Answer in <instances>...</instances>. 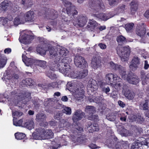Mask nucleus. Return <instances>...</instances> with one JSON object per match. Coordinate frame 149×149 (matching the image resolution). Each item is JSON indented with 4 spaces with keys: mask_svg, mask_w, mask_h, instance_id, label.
<instances>
[{
    "mask_svg": "<svg viewBox=\"0 0 149 149\" xmlns=\"http://www.w3.org/2000/svg\"><path fill=\"white\" fill-rule=\"evenodd\" d=\"M72 59L69 57L63 58L61 62H58L55 61L54 62L50 63V68L52 71L58 70L63 73H69L71 71L69 64L71 62Z\"/></svg>",
    "mask_w": 149,
    "mask_h": 149,
    "instance_id": "1",
    "label": "nucleus"
},
{
    "mask_svg": "<svg viewBox=\"0 0 149 149\" xmlns=\"http://www.w3.org/2000/svg\"><path fill=\"white\" fill-rule=\"evenodd\" d=\"M100 86L101 88V90L104 92L105 93L107 94L110 91V89L109 87H106L104 86V84H100Z\"/></svg>",
    "mask_w": 149,
    "mask_h": 149,
    "instance_id": "41",
    "label": "nucleus"
},
{
    "mask_svg": "<svg viewBox=\"0 0 149 149\" xmlns=\"http://www.w3.org/2000/svg\"><path fill=\"white\" fill-rule=\"evenodd\" d=\"M87 127L89 132L93 133L95 131H98L99 130V126L96 123H92L91 122H88Z\"/></svg>",
    "mask_w": 149,
    "mask_h": 149,
    "instance_id": "16",
    "label": "nucleus"
},
{
    "mask_svg": "<svg viewBox=\"0 0 149 149\" xmlns=\"http://www.w3.org/2000/svg\"><path fill=\"white\" fill-rule=\"evenodd\" d=\"M46 62L45 61L38 60L37 61L36 64L42 67L45 68L46 66Z\"/></svg>",
    "mask_w": 149,
    "mask_h": 149,
    "instance_id": "42",
    "label": "nucleus"
},
{
    "mask_svg": "<svg viewBox=\"0 0 149 149\" xmlns=\"http://www.w3.org/2000/svg\"><path fill=\"white\" fill-rule=\"evenodd\" d=\"M78 72H71V73H70L71 72H70L68 73L70 74V75L72 77H73L74 78H77L78 79Z\"/></svg>",
    "mask_w": 149,
    "mask_h": 149,
    "instance_id": "58",
    "label": "nucleus"
},
{
    "mask_svg": "<svg viewBox=\"0 0 149 149\" xmlns=\"http://www.w3.org/2000/svg\"><path fill=\"white\" fill-rule=\"evenodd\" d=\"M47 76L51 79H54L56 78V75L50 71L48 72Z\"/></svg>",
    "mask_w": 149,
    "mask_h": 149,
    "instance_id": "49",
    "label": "nucleus"
},
{
    "mask_svg": "<svg viewBox=\"0 0 149 149\" xmlns=\"http://www.w3.org/2000/svg\"><path fill=\"white\" fill-rule=\"evenodd\" d=\"M54 133L51 130H46L44 139H49L52 138Z\"/></svg>",
    "mask_w": 149,
    "mask_h": 149,
    "instance_id": "25",
    "label": "nucleus"
},
{
    "mask_svg": "<svg viewBox=\"0 0 149 149\" xmlns=\"http://www.w3.org/2000/svg\"><path fill=\"white\" fill-rule=\"evenodd\" d=\"M144 16L147 19L149 18V9L146 11L144 14Z\"/></svg>",
    "mask_w": 149,
    "mask_h": 149,
    "instance_id": "64",
    "label": "nucleus"
},
{
    "mask_svg": "<svg viewBox=\"0 0 149 149\" xmlns=\"http://www.w3.org/2000/svg\"><path fill=\"white\" fill-rule=\"evenodd\" d=\"M8 19L7 18L3 17L0 18V21L1 22L3 25H5L8 22Z\"/></svg>",
    "mask_w": 149,
    "mask_h": 149,
    "instance_id": "59",
    "label": "nucleus"
},
{
    "mask_svg": "<svg viewBox=\"0 0 149 149\" xmlns=\"http://www.w3.org/2000/svg\"><path fill=\"white\" fill-rule=\"evenodd\" d=\"M11 96H16L18 97L20 100H23L25 99H27L26 102L30 100L31 98V94L29 92L20 91L17 90L12 91L11 93Z\"/></svg>",
    "mask_w": 149,
    "mask_h": 149,
    "instance_id": "3",
    "label": "nucleus"
},
{
    "mask_svg": "<svg viewBox=\"0 0 149 149\" xmlns=\"http://www.w3.org/2000/svg\"><path fill=\"white\" fill-rule=\"evenodd\" d=\"M36 131L41 136L42 139H44L46 131L45 129L42 127H39L36 129Z\"/></svg>",
    "mask_w": 149,
    "mask_h": 149,
    "instance_id": "27",
    "label": "nucleus"
},
{
    "mask_svg": "<svg viewBox=\"0 0 149 149\" xmlns=\"http://www.w3.org/2000/svg\"><path fill=\"white\" fill-rule=\"evenodd\" d=\"M45 15L47 18L51 19H56L58 16V12L53 9H47L45 13Z\"/></svg>",
    "mask_w": 149,
    "mask_h": 149,
    "instance_id": "9",
    "label": "nucleus"
},
{
    "mask_svg": "<svg viewBox=\"0 0 149 149\" xmlns=\"http://www.w3.org/2000/svg\"><path fill=\"white\" fill-rule=\"evenodd\" d=\"M32 135L33 139L36 140L42 139L41 138V136L37 132H36L33 133L32 134Z\"/></svg>",
    "mask_w": 149,
    "mask_h": 149,
    "instance_id": "54",
    "label": "nucleus"
},
{
    "mask_svg": "<svg viewBox=\"0 0 149 149\" xmlns=\"http://www.w3.org/2000/svg\"><path fill=\"white\" fill-rule=\"evenodd\" d=\"M98 84H87V89L88 91H95L98 89Z\"/></svg>",
    "mask_w": 149,
    "mask_h": 149,
    "instance_id": "30",
    "label": "nucleus"
},
{
    "mask_svg": "<svg viewBox=\"0 0 149 149\" xmlns=\"http://www.w3.org/2000/svg\"><path fill=\"white\" fill-rule=\"evenodd\" d=\"M23 121L22 119H20L16 121V118L15 120L13 119V125L16 126H22Z\"/></svg>",
    "mask_w": 149,
    "mask_h": 149,
    "instance_id": "40",
    "label": "nucleus"
},
{
    "mask_svg": "<svg viewBox=\"0 0 149 149\" xmlns=\"http://www.w3.org/2000/svg\"><path fill=\"white\" fill-rule=\"evenodd\" d=\"M64 5L67 7L66 10L68 15L75 13V12H77L76 11H75V6L70 2L65 1L64 2Z\"/></svg>",
    "mask_w": 149,
    "mask_h": 149,
    "instance_id": "12",
    "label": "nucleus"
},
{
    "mask_svg": "<svg viewBox=\"0 0 149 149\" xmlns=\"http://www.w3.org/2000/svg\"><path fill=\"white\" fill-rule=\"evenodd\" d=\"M22 58L23 62L27 66L31 65L33 63V60L32 58L27 57L24 54H23Z\"/></svg>",
    "mask_w": 149,
    "mask_h": 149,
    "instance_id": "21",
    "label": "nucleus"
},
{
    "mask_svg": "<svg viewBox=\"0 0 149 149\" xmlns=\"http://www.w3.org/2000/svg\"><path fill=\"white\" fill-rule=\"evenodd\" d=\"M74 60V64L77 67L83 69L87 67L86 62L82 56H76Z\"/></svg>",
    "mask_w": 149,
    "mask_h": 149,
    "instance_id": "6",
    "label": "nucleus"
},
{
    "mask_svg": "<svg viewBox=\"0 0 149 149\" xmlns=\"http://www.w3.org/2000/svg\"><path fill=\"white\" fill-rule=\"evenodd\" d=\"M127 80L128 81H131L130 82L132 84H137L139 82V79L138 77L135 75L134 73L129 72L127 77Z\"/></svg>",
    "mask_w": 149,
    "mask_h": 149,
    "instance_id": "10",
    "label": "nucleus"
},
{
    "mask_svg": "<svg viewBox=\"0 0 149 149\" xmlns=\"http://www.w3.org/2000/svg\"><path fill=\"white\" fill-rule=\"evenodd\" d=\"M120 120L123 122H125L127 119V115L123 113H121L119 115Z\"/></svg>",
    "mask_w": 149,
    "mask_h": 149,
    "instance_id": "51",
    "label": "nucleus"
},
{
    "mask_svg": "<svg viewBox=\"0 0 149 149\" xmlns=\"http://www.w3.org/2000/svg\"><path fill=\"white\" fill-rule=\"evenodd\" d=\"M22 3L27 8L31 7L33 5V2L31 0H22Z\"/></svg>",
    "mask_w": 149,
    "mask_h": 149,
    "instance_id": "28",
    "label": "nucleus"
},
{
    "mask_svg": "<svg viewBox=\"0 0 149 149\" xmlns=\"http://www.w3.org/2000/svg\"><path fill=\"white\" fill-rule=\"evenodd\" d=\"M37 52L41 55H44L46 54V50L44 49L42 47H37L36 49Z\"/></svg>",
    "mask_w": 149,
    "mask_h": 149,
    "instance_id": "39",
    "label": "nucleus"
},
{
    "mask_svg": "<svg viewBox=\"0 0 149 149\" xmlns=\"http://www.w3.org/2000/svg\"><path fill=\"white\" fill-rule=\"evenodd\" d=\"M146 30L143 23L138 25L136 28V34L139 36H143L146 33Z\"/></svg>",
    "mask_w": 149,
    "mask_h": 149,
    "instance_id": "15",
    "label": "nucleus"
},
{
    "mask_svg": "<svg viewBox=\"0 0 149 149\" xmlns=\"http://www.w3.org/2000/svg\"><path fill=\"white\" fill-rule=\"evenodd\" d=\"M108 18L106 15L103 13H100L99 14V19L103 20H106L108 19Z\"/></svg>",
    "mask_w": 149,
    "mask_h": 149,
    "instance_id": "52",
    "label": "nucleus"
},
{
    "mask_svg": "<svg viewBox=\"0 0 149 149\" xmlns=\"http://www.w3.org/2000/svg\"><path fill=\"white\" fill-rule=\"evenodd\" d=\"M33 38L34 37L33 36L24 33L19 40L21 43L27 44L30 43Z\"/></svg>",
    "mask_w": 149,
    "mask_h": 149,
    "instance_id": "11",
    "label": "nucleus"
},
{
    "mask_svg": "<svg viewBox=\"0 0 149 149\" xmlns=\"http://www.w3.org/2000/svg\"><path fill=\"white\" fill-rule=\"evenodd\" d=\"M9 4L7 1H4L3 2L1 5V8L3 10H6L9 6Z\"/></svg>",
    "mask_w": 149,
    "mask_h": 149,
    "instance_id": "35",
    "label": "nucleus"
},
{
    "mask_svg": "<svg viewBox=\"0 0 149 149\" xmlns=\"http://www.w3.org/2000/svg\"><path fill=\"white\" fill-rule=\"evenodd\" d=\"M127 84H124L122 92L125 97L129 100H133L135 96V93L129 89Z\"/></svg>",
    "mask_w": 149,
    "mask_h": 149,
    "instance_id": "8",
    "label": "nucleus"
},
{
    "mask_svg": "<svg viewBox=\"0 0 149 149\" xmlns=\"http://www.w3.org/2000/svg\"><path fill=\"white\" fill-rule=\"evenodd\" d=\"M116 50L122 61H125L128 60L130 52V49L129 47H123L119 45L117 47Z\"/></svg>",
    "mask_w": 149,
    "mask_h": 149,
    "instance_id": "2",
    "label": "nucleus"
},
{
    "mask_svg": "<svg viewBox=\"0 0 149 149\" xmlns=\"http://www.w3.org/2000/svg\"><path fill=\"white\" fill-rule=\"evenodd\" d=\"M106 79L108 80V81L109 82H112L116 84H120L118 83L119 81H120L121 79L119 77H116V76L112 73H109L106 75Z\"/></svg>",
    "mask_w": 149,
    "mask_h": 149,
    "instance_id": "14",
    "label": "nucleus"
},
{
    "mask_svg": "<svg viewBox=\"0 0 149 149\" xmlns=\"http://www.w3.org/2000/svg\"><path fill=\"white\" fill-rule=\"evenodd\" d=\"M6 58H1L0 60V67L3 68L6 65Z\"/></svg>",
    "mask_w": 149,
    "mask_h": 149,
    "instance_id": "53",
    "label": "nucleus"
},
{
    "mask_svg": "<svg viewBox=\"0 0 149 149\" xmlns=\"http://www.w3.org/2000/svg\"><path fill=\"white\" fill-rule=\"evenodd\" d=\"M138 115L137 114H131L129 117V119L132 121H136L138 117Z\"/></svg>",
    "mask_w": 149,
    "mask_h": 149,
    "instance_id": "56",
    "label": "nucleus"
},
{
    "mask_svg": "<svg viewBox=\"0 0 149 149\" xmlns=\"http://www.w3.org/2000/svg\"><path fill=\"white\" fill-rule=\"evenodd\" d=\"M122 149H129V144L127 141H123L120 142Z\"/></svg>",
    "mask_w": 149,
    "mask_h": 149,
    "instance_id": "38",
    "label": "nucleus"
},
{
    "mask_svg": "<svg viewBox=\"0 0 149 149\" xmlns=\"http://www.w3.org/2000/svg\"><path fill=\"white\" fill-rule=\"evenodd\" d=\"M15 138L17 140H21L24 139L26 136V135L22 133L17 132L15 133Z\"/></svg>",
    "mask_w": 149,
    "mask_h": 149,
    "instance_id": "33",
    "label": "nucleus"
},
{
    "mask_svg": "<svg viewBox=\"0 0 149 149\" xmlns=\"http://www.w3.org/2000/svg\"><path fill=\"white\" fill-rule=\"evenodd\" d=\"M136 121L139 123H142L144 121V119L140 115H138Z\"/></svg>",
    "mask_w": 149,
    "mask_h": 149,
    "instance_id": "57",
    "label": "nucleus"
},
{
    "mask_svg": "<svg viewBox=\"0 0 149 149\" xmlns=\"http://www.w3.org/2000/svg\"><path fill=\"white\" fill-rule=\"evenodd\" d=\"M131 8L137 9L138 4L137 2L135 1H132L130 3Z\"/></svg>",
    "mask_w": 149,
    "mask_h": 149,
    "instance_id": "55",
    "label": "nucleus"
},
{
    "mask_svg": "<svg viewBox=\"0 0 149 149\" xmlns=\"http://www.w3.org/2000/svg\"><path fill=\"white\" fill-rule=\"evenodd\" d=\"M138 68V66L136 65L135 64L134 65L133 64L131 63L129 65L130 72H134Z\"/></svg>",
    "mask_w": 149,
    "mask_h": 149,
    "instance_id": "47",
    "label": "nucleus"
},
{
    "mask_svg": "<svg viewBox=\"0 0 149 149\" xmlns=\"http://www.w3.org/2000/svg\"><path fill=\"white\" fill-rule=\"evenodd\" d=\"M125 7V5H123L121 6L118 8V12L120 13H123L124 11Z\"/></svg>",
    "mask_w": 149,
    "mask_h": 149,
    "instance_id": "61",
    "label": "nucleus"
},
{
    "mask_svg": "<svg viewBox=\"0 0 149 149\" xmlns=\"http://www.w3.org/2000/svg\"><path fill=\"white\" fill-rule=\"evenodd\" d=\"M110 67L113 69L115 70H119L121 66L117 64H115L113 62H111L109 63Z\"/></svg>",
    "mask_w": 149,
    "mask_h": 149,
    "instance_id": "34",
    "label": "nucleus"
},
{
    "mask_svg": "<svg viewBox=\"0 0 149 149\" xmlns=\"http://www.w3.org/2000/svg\"><path fill=\"white\" fill-rule=\"evenodd\" d=\"M48 51L49 52L50 56L52 57H55L57 55V52L54 48H48Z\"/></svg>",
    "mask_w": 149,
    "mask_h": 149,
    "instance_id": "32",
    "label": "nucleus"
},
{
    "mask_svg": "<svg viewBox=\"0 0 149 149\" xmlns=\"http://www.w3.org/2000/svg\"><path fill=\"white\" fill-rule=\"evenodd\" d=\"M131 63L133 64L134 65L135 64L136 65L138 66V65H139L140 63L139 60L138 58V57H134L132 59L131 62Z\"/></svg>",
    "mask_w": 149,
    "mask_h": 149,
    "instance_id": "44",
    "label": "nucleus"
},
{
    "mask_svg": "<svg viewBox=\"0 0 149 149\" xmlns=\"http://www.w3.org/2000/svg\"><path fill=\"white\" fill-rule=\"evenodd\" d=\"M91 66L95 69L100 67L101 61L99 57H94L92 59L91 63Z\"/></svg>",
    "mask_w": 149,
    "mask_h": 149,
    "instance_id": "18",
    "label": "nucleus"
},
{
    "mask_svg": "<svg viewBox=\"0 0 149 149\" xmlns=\"http://www.w3.org/2000/svg\"><path fill=\"white\" fill-rule=\"evenodd\" d=\"M117 41L118 43H123L126 42V38L122 36H119L117 37Z\"/></svg>",
    "mask_w": 149,
    "mask_h": 149,
    "instance_id": "46",
    "label": "nucleus"
},
{
    "mask_svg": "<svg viewBox=\"0 0 149 149\" xmlns=\"http://www.w3.org/2000/svg\"><path fill=\"white\" fill-rule=\"evenodd\" d=\"M148 100H146L145 102L140 104L142 109L144 110H148Z\"/></svg>",
    "mask_w": 149,
    "mask_h": 149,
    "instance_id": "37",
    "label": "nucleus"
},
{
    "mask_svg": "<svg viewBox=\"0 0 149 149\" xmlns=\"http://www.w3.org/2000/svg\"><path fill=\"white\" fill-rule=\"evenodd\" d=\"M118 104L120 107L122 108L124 107L125 106V104L120 100L118 101Z\"/></svg>",
    "mask_w": 149,
    "mask_h": 149,
    "instance_id": "62",
    "label": "nucleus"
},
{
    "mask_svg": "<svg viewBox=\"0 0 149 149\" xmlns=\"http://www.w3.org/2000/svg\"><path fill=\"white\" fill-rule=\"evenodd\" d=\"M88 146L92 149H95L97 148V146L96 144L92 143L90 144Z\"/></svg>",
    "mask_w": 149,
    "mask_h": 149,
    "instance_id": "63",
    "label": "nucleus"
},
{
    "mask_svg": "<svg viewBox=\"0 0 149 149\" xmlns=\"http://www.w3.org/2000/svg\"><path fill=\"white\" fill-rule=\"evenodd\" d=\"M24 125L29 130L34 127V122L32 120H30L25 123Z\"/></svg>",
    "mask_w": 149,
    "mask_h": 149,
    "instance_id": "31",
    "label": "nucleus"
},
{
    "mask_svg": "<svg viewBox=\"0 0 149 149\" xmlns=\"http://www.w3.org/2000/svg\"><path fill=\"white\" fill-rule=\"evenodd\" d=\"M120 0H108L109 5L111 6H114L117 5Z\"/></svg>",
    "mask_w": 149,
    "mask_h": 149,
    "instance_id": "43",
    "label": "nucleus"
},
{
    "mask_svg": "<svg viewBox=\"0 0 149 149\" xmlns=\"http://www.w3.org/2000/svg\"><path fill=\"white\" fill-rule=\"evenodd\" d=\"M62 111L63 113L67 115H70L72 113L71 109V108L69 107H65Z\"/></svg>",
    "mask_w": 149,
    "mask_h": 149,
    "instance_id": "36",
    "label": "nucleus"
},
{
    "mask_svg": "<svg viewBox=\"0 0 149 149\" xmlns=\"http://www.w3.org/2000/svg\"><path fill=\"white\" fill-rule=\"evenodd\" d=\"M66 84V89L70 91L74 90L76 92L79 94L84 92V84Z\"/></svg>",
    "mask_w": 149,
    "mask_h": 149,
    "instance_id": "7",
    "label": "nucleus"
},
{
    "mask_svg": "<svg viewBox=\"0 0 149 149\" xmlns=\"http://www.w3.org/2000/svg\"><path fill=\"white\" fill-rule=\"evenodd\" d=\"M13 116L16 117H19L23 114V113L19 111L13 112L12 111Z\"/></svg>",
    "mask_w": 149,
    "mask_h": 149,
    "instance_id": "48",
    "label": "nucleus"
},
{
    "mask_svg": "<svg viewBox=\"0 0 149 149\" xmlns=\"http://www.w3.org/2000/svg\"><path fill=\"white\" fill-rule=\"evenodd\" d=\"M118 71L121 75L122 78L127 80V76L126 75V71L125 68L122 66Z\"/></svg>",
    "mask_w": 149,
    "mask_h": 149,
    "instance_id": "29",
    "label": "nucleus"
},
{
    "mask_svg": "<svg viewBox=\"0 0 149 149\" xmlns=\"http://www.w3.org/2000/svg\"><path fill=\"white\" fill-rule=\"evenodd\" d=\"M87 20V18L85 16H81L77 17V24L80 27H83L86 24Z\"/></svg>",
    "mask_w": 149,
    "mask_h": 149,
    "instance_id": "17",
    "label": "nucleus"
},
{
    "mask_svg": "<svg viewBox=\"0 0 149 149\" xmlns=\"http://www.w3.org/2000/svg\"><path fill=\"white\" fill-rule=\"evenodd\" d=\"M46 116L42 114H37L36 116V119L40 126H43L46 122Z\"/></svg>",
    "mask_w": 149,
    "mask_h": 149,
    "instance_id": "19",
    "label": "nucleus"
},
{
    "mask_svg": "<svg viewBox=\"0 0 149 149\" xmlns=\"http://www.w3.org/2000/svg\"><path fill=\"white\" fill-rule=\"evenodd\" d=\"M85 111L88 114V120L97 122L99 121V117L97 115L94 114L96 112L95 108L93 106H87L86 107Z\"/></svg>",
    "mask_w": 149,
    "mask_h": 149,
    "instance_id": "4",
    "label": "nucleus"
},
{
    "mask_svg": "<svg viewBox=\"0 0 149 149\" xmlns=\"http://www.w3.org/2000/svg\"><path fill=\"white\" fill-rule=\"evenodd\" d=\"M34 81L31 78L27 79L25 80H23L22 83L23 84H25L26 83L27 84H32L34 83Z\"/></svg>",
    "mask_w": 149,
    "mask_h": 149,
    "instance_id": "50",
    "label": "nucleus"
},
{
    "mask_svg": "<svg viewBox=\"0 0 149 149\" xmlns=\"http://www.w3.org/2000/svg\"><path fill=\"white\" fill-rule=\"evenodd\" d=\"M24 19L22 18L21 16L19 15L15 19L14 24L15 25H18L19 24L24 23Z\"/></svg>",
    "mask_w": 149,
    "mask_h": 149,
    "instance_id": "26",
    "label": "nucleus"
},
{
    "mask_svg": "<svg viewBox=\"0 0 149 149\" xmlns=\"http://www.w3.org/2000/svg\"><path fill=\"white\" fill-rule=\"evenodd\" d=\"M35 17L34 13L32 11H29L26 13L24 16L25 21H29L32 20Z\"/></svg>",
    "mask_w": 149,
    "mask_h": 149,
    "instance_id": "20",
    "label": "nucleus"
},
{
    "mask_svg": "<svg viewBox=\"0 0 149 149\" xmlns=\"http://www.w3.org/2000/svg\"><path fill=\"white\" fill-rule=\"evenodd\" d=\"M89 6L95 12H97L101 9H103L104 6L102 0H90Z\"/></svg>",
    "mask_w": 149,
    "mask_h": 149,
    "instance_id": "5",
    "label": "nucleus"
},
{
    "mask_svg": "<svg viewBox=\"0 0 149 149\" xmlns=\"http://www.w3.org/2000/svg\"><path fill=\"white\" fill-rule=\"evenodd\" d=\"M97 25L96 22L93 20H90L87 28L89 30L93 31Z\"/></svg>",
    "mask_w": 149,
    "mask_h": 149,
    "instance_id": "22",
    "label": "nucleus"
},
{
    "mask_svg": "<svg viewBox=\"0 0 149 149\" xmlns=\"http://www.w3.org/2000/svg\"><path fill=\"white\" fill-rule=\"evenodd\" d=\"M83 71L78 72V79H80L84 78L88 74V70L87 69H83Z\"/></svg>",
    "mask_w": 149,
    "mask_h": 149,
    "instance_id": "24",
    "label": "nucleus"
},
{
    "mask_svg": "<svg viewBox=\"0 0 149 149\" xmlns=\"http://www.w3.org/2000/svg\"><path fill=\"white\" fill-rule=\"evenodd\" d=\"M134 25L132 23L127 24L125 26V29L127 31H129L132 29Z\"/></svg>",
    "mask_w": 149,
    "mask_h": 149,
    "instance_id": "45",
    "label": "nucleus"
},
{
    "mask_svg": "<svg viewBox=\"0 0 149 149\" xmlns=\"http://www.w3.org/2000/svg\"><path fill=\"white\" fill-rule=\"evenodd\" d=\"M117 139L116 137L114 138L113 139L114 141H113V143L111 141V146H115V149H122L121 148L122 146H121L120 142H117Z\"/></svg>",
    "mask_w": 149,
    "mask_h": 149,
    "instance_id": "23",
    "label": "nucleus"
},
{
    "mask_svg": "<svg viewBox=\"0 0 149 149\" xmlns=\"http://www.w3.org/2000/svg\"><path fill=\"white\" fill-rule=\"evenodd\" d=\"M84 141L82 137H78L77 139V142L80 144L83 143L84 142Z\"/></svg>",
    "mask_w": 149,
    "mask_h": 149,
    "instance_id": "60",
    "label": "nucleus"
},
{
    "mask_svg": "<svg viewBox=\"0 0 149 149\" xmlns=\"http://www.w3.org/2000/svg\"><path fill=\"white\" fill-rule=\"evenodd\" d=\"M85 115V113L81 110H77L74 112L72 117V120L74 122H77L81 120Z\"/></svg>",
    "mask_w": 149,
    "mask_h": 149,
    "instance_id": "13",
    "label": "nucleus"
}]
</instances>
